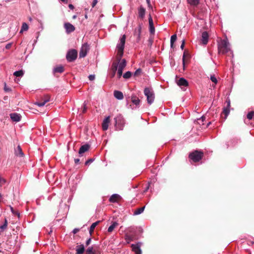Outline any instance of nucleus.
<instances>
[{"mask_svg":"<svg viewBox=\"0 0 254 254\" xmlns=\"http://www.w3.org/2000/svg\"><path fill=\"white\" fill-rule=\"evenodd\" d=\"M126 66V61L125 59L122 60L121 62L119 63V65L116 63H113L112 64V70L113 71L112 77L115 76L116 72L117 71L118 77L120 78L123 74V69Z\"/></svg>","mask_w":254,"mask_h":254,"instance_id":"1","label":"nucleus"},{"mask_svg":"<svg viewBox=\"0 0 254 254\" xmlns=\"http://www.w3.org/2000/svg\"><path fill=\"white\" fill-rule=\"evenodd\" d=\"M218 51L219 53L225 54L230 51V44L227 39L221 40L218 44Z\"/></svg>","mask_w":254,"mask_h":254,"instance_id":"2","label":"nucleus"},{"mask_svg":"<svg viewBox=\"0 0 254 254\" xmlns=\"http://www.w3.org/2000/svg\"><path fill=\"white\" fill-rule=\"evenodd\" d=\"M144 94L147 98V103L151 105L154 100L155 95L151 88L146 87L144 90Z\"/></svg>","mask_w":254,"mask_h":254,"instance_id":"3","label":"nucleus"},{"mask_svg":"<svg viewBox=\"0 0 254 254\" xmlns=\"http://www.w3.org/2000/svg\"><path fill=\"white\" fill-rule=\"evenodd\" d=\"M115 127L117 130H123L125 122L122 116L119 115L114 118Z\"/></svg>","mask_w":254,"mask_h":254,"instance_id":"4","label":"nucleus"},{"mask_svg":"<svg viewBox=\"0 0 254 254\" xmlns=\"http://www.w3.org/2000/svg\"><path fill=\"white\" fill-rule=\"evenodd\" d=\"M126 38V35H124L120 39V42L118 44L117 46V48L118 49V54L120 58H121L123 55Z\"/></svg>","mask_w":254,"mask_h":254,"instance_id":"5","label":"nucleus"},{"mask_svg":"<svg viewBox=\"0 0 254 254\" xmlns=\"http://www.w3.org/2000/svg\"><path fill=\"white\" fill-rule=\"evenodd\" d=\"M203 153L200 151H195L189 155V157L193 161L196 162L201 159Z\"/></svg>","mask_w":254,"mask_h":254,"instance_id":"6","label":"nucleus"},{"mask_svg":"<svg viewBox=\"0 0 254 254\" xmlns=\"http://www.w3.org/2000/svg\"><path fill=\"white\" fill-rule=\"evenodd\" d=\"M77 57V52L74 49L69 50L66 56L68 62H71L76 60Z\"/></svg>","mask_w":254,"mask_h":254,"instance_id":"7","label":"nucleus"},{"mask_svg":"<svg viewBox=\"0 0 254 254\" xmlns=\"http://www.w3.org/2000/svg\"><path fill=\"white\" fill-rule=\"evenodd\" d=\"M89 50V46L87 43L82 44L79 52V57L81 58L85 57Z\"/></svg>","mask_w":254,"mask_h":254,"instance_id":"8","label":"nucleus"},{"mask_svg":"<svg viewBox=\"0 0 254 254\" xmlns=\"http://www.w3.org/2000/svg\"><path fill=\"white\" fill-rule=\"evenodd\" d=\"M142 243L140 242H138L135 244H132L131 247L132 251L135 253V254H141V250L140 249V247L141 246Z\"/></svg>","mask_w":254,"mask_h":254,"instance_id":"9","label":"nucleus"},{"mask_svg":"<svg viewBox=\"0 0 254 254\" xmlns=\"http://www.w3.org/2000/svg\"><path fill=\"white\" fill-rule=\"evenodd\" d=\"M227 106L223 108V113L225 115V119H226L230 113V100H226Z\"/></svg>","mask_w":254,"mask_h":254,"instance_id":"10","label":"nucleus"},{"mask_svg":"<svg viewBox=\"0 0 254 254\" xmlns=\"http://www.w3.org/2000/svg\"><path fill=\"white\" fill-rule=\"evenodd\" d=\"M10 117L13 122H18L21 120V116L19 114L14 113L10 114Z\"/></svg>","mask_w":254,"mask_h":254,"instance_id":"11","label":"nucleus"},{"mask_svg":"<svg viewBox=\"0 0 254 254\" xmlns=\"http://www.w3.org/2000/svg\"><path fill=\"white\" fill-rule=\"evenodd\" d=\"M64 27L66 30V32L67 33H71L75 30V27H74V26L68 22L64 23Z\"/></svg>","mask_w":254,"mask_h":254,"instance_id":"12","label":"nucleus"},{"mask_svg":"<svg viewBox=\"0 0 254 254\" xmlns=\"http://www.w3.org/2000/svg\"><path fill=\"white\" fill-rule=\"evenodd\" d=\"M145 9L142 6H140L138 8V17L141 19H143L145 16Z\"/></svg>","mask_w":254,"mask_h":254,"instance_id":"13","label":"nucleus"},{"mask_svg":"<svg viewBox=\"0 0 254 254\" xmlns=\"http://www.w3.org/2000/svg\"><path fill=\"white\" fill-rule=\"evenodd\" d=\"M110 123V117H107L103 121L102 128L103 130H106L108 128L109 124Z\"/></svg>","mask_w":254,"mask_h":254,"instance_id":"14","label":"nucleus"},{"mask_svg":"<svg viewBox=\"0 0 254 254\" xmlns=\"http://www.w3.org/2000/svg\"><path fill=\"white\" fill-rule=\"evenodd\" d=\"M89 148H90V146L87 144L82 145L80 147L79 151H78V153H79V155L81 156L83 153L89 150Z\"/></svg>","mask_w":254,"mask_h":254,"instance_id":"15","label":"nucleus"},{"mask_svg":"<svg viewBox=\"0 0 254 254\" xmlns=\"http://www.w3.org/2000/svg\"><path fill=\"white\" fill-rule=\"evenodd\" d=\"M148 20H149V31L151 34H153L155 32V27L153 25V19L150 15H149Z\"/></svg>","mask_w":254,"mask_h":254,"instance_id":"16","label":"nucleus"},{"mask_svg":"<svg viewBox=\"0 0 254 254\" xmlns=\"http://www.w3.org/2000/svg\"><path fill=\"white\" fill-rule=\"evenodd\" d=\"M208 40V34L207 32L204 31L202 33L201 41L203 44L206 45Z\"/></svg>","mask_w":254,"mask_h":254,"instance_id":"17","label":"nucleus"},{"mask_svg":"<svg viewBox=\"0 0 254 254\" xmlns=\"http://www.w3.org/2000/svg\"><path fill=\"white\" fill-rule=\"evenodd\" d=\"M178 85L180 86H185L186 87L188 85V82L186 79H185L184 78H180L178 82H177Z\"/></svg>","mask_w":254,"mask_h":254,"instance_id":"18","label":"nucleus"},{"mask_svg":"<svg viewBox=\"0 0 254 254\" xmlns=\"http://www.w3.org/2000/svg\"><path fill=\"white\" fill-rule=\"evenodd\" d=\"M114 97L118 100H122L124 98V95L122 92L115 90L114 92Z\"/></svg>","mask_w":254,"mask_h":254,"instance_id":"19","label":"nucleus"},{"mask_svg":"<svg viewBox=\"0 0 254 254\" xmlns=\"http://www.w3.org/2000/svg\"><path fill=\"white\" fill-rule=\"evenodd\" d=\"M85 251L84 247L83 245H78L76 247V254H83Z\"/></svg>","mask_w":254,"mask_h":254,"instance_id":"20","label":"nucleus"},{"mask_svg":"<svg viewBox=\"0 0 254 254\" xmlns=\"http://www.w3.org/2000/svg\"><path fill=\"white\" fill-rule=\"evenodd\" d=\"M50 101V97L48 95H46L45 96V99L43 102H37L36 103V104L39 107L44 106L46 103Z\"/></svg>","mask_w":254,"mask_h":254,"instance_id":"21","label":"nucleus"},{"mask_svg":"<svg viewBox=\"0 0 254 254\" xmlns=\"http://www.w3.org/2000/svg\"><path fill=\"white\" fill-rule=\"evenodd\" d=\"M141 30V27L140 26H139L134 30V35L136 37L138 40H139L140 39Z\"/></svg>","mask_w":254,"mask_h":254,"instance_id":"22","label":"nucleus"},{"mask_svg":"<svg viewBox=\"0 0 254 254\" xmlns=\"http://www.w3.org/2000/svg\"><path fill=\"white\" fill-rule=\"evenodd\" d=\"M120 197V195L118 194H113L109 198V201L111 202H116L117 200Z\"/></svg>","mask_w":254,"mask_h":254,"instance_id":"23","label":"nucleus"},{"mask_svg":"<svg viewBox=\"0 0 254 254\" xmlns=\"http://www.w3.org/2000/svg\"><path fill=\"white\" fill-rule=\"evenodd\" d=\"M64 71V67L62 65H59L57 67H55L53 69V73H55L56 72L58 73H62Z\"/></svg>","mask_w":254,"mask_h":254,"instance_id":"24","label":"nucleus"},{"mask_svg":"<svg viewBox=\"0 0 254 254\" xmlns=\"http://www.w3.org/2000/svg\"><path fill=\"white\" fill-rule=\"evenodd\" d=\"M15 153L16 156L20 157H23L24 155L22 149L19 145L18 146L17 148L15 149Z\"/></svg>","mask_w":254,"mask_h":254,"instance_id":"25","label":"nucleus"},{"mask_svg":"<svg viewBox=\"0 0 254 254\" xmlns=\"http://www.w3.org/2000/svg\"><path fill=\"white\" fill-rule=\"evenodd\" d=\"M118 224H119L118 222H113L108 229V232H112L114 230V229L118 225Z\"/></svg>","mask_w":254,"mask_h":254,"instance_id":"26","label":"nucleus"},{"mask_svg":"<svg viewBox=\"0 0 254 254\" xmlns=\"http://www.w3.org/2000/svg\"><path fill=\"white\" fill-rule=\"evenodd\" d=\"M131 102L133 104L137 106L139 104L140 100L138 99V98L135 96H133L131 97Z\"/></svg>","mask_w":254,"mask_h":254,"instance_id":"27","label":"nucleus"},{"mask_svg":"<svg viewBox=\"0 0 254 254\" xmlns=\"http://www.w3.org/2000/svg\"><path fill=\"white\" fill-rule=\"evenodd\" d=\"M144 208H145V206H143V207H140V208H139L136 209L134 211L133 214L135 215H139V214L142 213L143 212Z\"/></svg>","mask_w":254,"mask_h":254,"instance_id":"28","label":"nucleus"},{"mask_svg":"<svg viewBox=\"0 0 254 254\" xmlns=\"http://www.w3.org/2000/svg\"><path fill=\"white\" fill-rule=\"evenodd\" d=\"M99 222H100V221H97L92 224V225H91V226L90 227V229H89V233L90 234H92V233L93 232L95 228L99 223Z\"/></svg>","mask_w":254,"mask_h":254,"instance_id":"29","label":"nucleus"},{"mask_svg":"<svg viewBox=\"0 0 254 254\" xmlns=\"http://www.w3.org/2000/svg\"><path fill=\"white\" fill-rule=\"evenodd\" d=\"M24 72L22 70L16 71L13 73V75L16 77H21L23 75Z\"/></svg>","mask_w":254,"mask_h":254,"instance_id":"30","label":"nucleus"},{"mask_svg":"<svg viewBox=\"0 0 254 254\" xmlns=\"http://www.w3.org/2000/svg\"><path fill=\"white\" fill-rule=\"evenodd\" d=\"M28 29V26L27 23H23L20 33H22L23 31H27Z\"/></svg>","mask_w":254,"mask_h":254,"instance_id":"31","label":"nucleus"},{"mask_svg":"<svg viewBox=\"0 0 254 254\" xmlns=\"http://www.w3.org/2000/svg\"><path fill=\"white\" fill-rule=\"evenodd\" d=\"M199 0H188V2L191 5H197L199 3Z\"/></svg>","mask_w":254,"mask_h":254,"instance_id":"32","label":"nucleus"},{"mask_svg":"<svg viewBox=\"0 0 254 254\" xmlns=\"http://www.w3.org/2000/svg\"><path fill=\"white\" fill-rule=\"evenodd\" d=\"M177 39V35L176 34L173 35L171 37L170 43L171 47H173L174 43L176 41Z\"/></svg>","mask_w":254,"mask_h":254,"instance_id":"33","label":"nucleus"},{"mask_svg":"<svg viewBox=\"0 0 254 254\" xmlns=\"http://www.w3.org/2000/svg\"><path fill=\"white\" fill-rule=\"evenodd\" d=\"M131 72L130 71H127L123 74V77L126 79L130 78L131 76Z\"/></svg>","mask_w":254,"mask_h":254,"instance_id":"34","label":"nucleus"},{"mask_svg":"<svg viewBox=\"0 0 254 254\" xmlns=\"http://www.w3.org/2000/svg\"><path fill=\"white\" fill-rule=\"evenodd\" d=\"M87 254H94L93 247H89L86 250Z\"/></svg>","mask_w":254,"mask_h":254,"instance_id":"35","label":"nucleus"},{"mask_svg":"<svg viewBox=\"0 0 254 254\" xmlns=\"http://www.w3.org/2000/svg\"><path fill=\"white\" fill-rule=\"evenodd\" d=\"M254 112H250L247 114V118L249 120H252L254 116Z\"/></svg>","mask_w":254,"mask_h":254,"instance_id":"36","label":"nucleus"},{"mask_svg":"<svg viewBox=\"0 0 254 254\" xmlns=\"http://www.w3.org/2000/svg\"><path fill=\"white\" fill-rule=\"evenodd\" d=\"M210 80L212 81V82H214L215 84H216L217 83V80L214 75L210 76Z\"/></svg>","mask_w":254,"mask_h":254,"instance_id":"37","label":"nucleus"},{"mask_svg":"<svg viewBox=\"0 0 254 254\" xmlns=\"http://www.w3.org/2000/svg\"><path fill=\"white\" fill-rule=\"evenodd\" d=\"M7 221L6 219H5L4 223L2 225L0 226V229L4 230L7 227Z\"/></svg>","mask_w":254,"mask_h":254,"instance_id":"38","label":"nucleus"},{"mask_svg":"<svg viewBox=\"0 0 254 254\" xmlns=\"http://www.w3.org/2000/svg\"><path fill=\"white\" fill-rule=\"evenodd\" d=\"M133 237L131 236L127 235L126 236V240L127 241V243H129L132 241H133Z\"/></svg>","mask_w":254,"mask_h":254,"instance_id":"39","label":"nucleus"},{"mask_svg":"<svg viewBox=\"0 0 254 254\" xmlns=\"http://www.w3.org/2000/svg\"><path fill=\"white\" fill-rule=\"evenodd\" d=\"M141 72V70L140 68L137 69L134 73L135 76H137Z\"/></svg>","mask_w":254,"mask_h":254,"instance_id":"40","label":"nucleus"},{"mask_svg":"<svg viewBox=\"0 0 254 254\" xmlns=\"http://www.w3.org/2000/svg\"><path fill=\"white\" fill-rule=\"evenodd\" d=\"M95 75L94 74H90L88 76V78L90 80L92 81L95 79Z\"/></svg>","mask_w":254,"mask_h":254,"instance_id":"41","label":"nucleus"},{"mask_svg":"<svg viewBox=\"0 0 254 254\" xmlns=\"http://www.w3.org/2000/svg\"><path fill=\"white\" fill-rule=\"evenodd\" d=\"M5 183V180L0 177V187L2 186V184Z\"/></svg>","mask_w":254,"mask_h":254,"instance_id":"42","label":"nucleus"},{"mask_svg":"<svg viewBox=\"0 0 254 254\" xmlns=\"http://www.w3.org/2000/svg\"><path fill=\"white\" fill-rule=\"evenodd\" d=\"M11 46H12V43H8V44H7L6 45L5 48L6 49H10L11 48Z\"/></svg>","mask_w":254,"mask_h":254,"instance_id":"43","label":"nucleus"},{"mask_svg":"<svg viewBox=\"0 0 254 254\" xmlns=\"http://www.w3.org/2000/svg\"><path fill=\"white\" fill-rule=\"evenodd\" d=\"M86 104L85 103V102H84L83 103V111H82L83 113H85L86 111Z\"/></svg>","mask_w":254,"mask_h":254,"instance_id":"44","label":"nucleus"},{"mask_svg":"<svg viewBox=\"0 0 254 254\" xmlns=\"http://www.w3.org/2000/svg\"><path fill=\"white\" fill-rule=\"evenodd\" d=\"M97 0H93V1H92V7H94L96 5V4L97 3Z\"/></svg>","mask_w":254,"mask_h":254,"instance_id":"45","label":"nucleus"},{"mask_svg":"<svg viewBox=\"0 0 254 254\" xmlns=\"http://www.w3.org/2000/svg\"><path fill=\"white\" fill-rule=\"evenodd\" d=\"M93 161V159H88L87 161H86L85 162V164L86 165H87L89 163H91V162H92Z\"/></svg>","mask_w":254,"mask_h":254,"instance_id":"46","label":"nucleus"},{"mask_svg":"<svg viewBox=\"0 0 254 254\" xmlns=\"http://www.w3.org/2000/svg\"><path fill=\"white\" fill-rule=\"evenodd\" d=\"M79 229L78 228H75L72 231V233L74 234H76L78 232H79Z\"/></svg>","mask_w":254,"mask_h":254,"instance_id":"47","label":"nucleus"},{"mask_svg":"<svg viewBox=\"0 0 254 254\" xmlns=\"http://www.w3.org/2000/svg\"><path fill=\"white\" fill-rule=\"evenodd\" d=\"M185 40H183V41H182V43L181 45V49L182 50H183L184 48V47H185Z\"/></svg>","mask_w":254,"mask_h":254,"instance_id":"48","label":"nucleus"},{"mask_svg":"<svg viewBox=\"0 0 254 254\" xmlns=\"http://www.w3.org/2000/svg\"><path fill=\"white\" fill-rule=\"evenodd\" d=\"M91 241V238H89V239L86 241V245L87 246L89 245L90 244Z\"/></svg>","mask_w":254,"mask_h":254,"instance_id":"49","label":"nucleus"},{"mask_svg":"<svg viewBox=\"0 0 254 254\" xmlns=\"http://www.w3.org/2000/svg\"><path fill=\"white\" fill-rule=\"evenodd\" d=\"M68 7L72 10L74 9V6L71 4H69L68 5Z\"/></svg>","mask_w":254,"mask_h":254,"instance_id":"50","label":"nucleus"},{"mask_svg":"<svg viewBox=\"0 0 254 254\" xmlns=\"http://www.w3.org/2000/svg\"><path fill=\"white\" fill-rule=\"evenodd\" d=\"M80 161L79 159L76 158L74 159V162L75 164H78Z\"/></svg>","mask_w":254,"mask_h":254,"instance_id":"51","label":"nucleus"},{"mask_svg":"<svg viewBox=\"0 0 254 254\" xmlns=\"http://www.w3.org/2000/svg\"><path fill=\"white\" fill-rule=\"evenodd\" d=\"M185 53H184V55H183V65L185 64Z\"/></svg>","mask_w":254,"mask_h":254,"instance_id":"52","label":"nucleus"},{"mask_svg":"<svg viewBox=\"0 0 254 254\" xmlns=\"http://www.w3.org/2000/svg\"><path fill=\"white\" fill-rule=\"evenodd\" d=\"M10 210H11V212L13 214H14V211L13 208L12 207H11V206H10Z\"/></svg>","mask_w":254,"mask_h":254,"instance_id":"53","label":"nucleus"},{"mask_svg":"<svg viewBox=\"0 0 254 254\" xmlns=\"http://www.w3.org/2000/svg\"><path fill=\"white\" fill-rule=\"evenodd\" d=\"M146 0V2H147V4H148V6H149L150 5V4H150V0Z\"/></svg>","mask_w":254,"mask_h":254,"instance_id":"54","label":"nucleus"},{"mask_svg":"<svg viewBox=\"0 0 254 254\" xmlns=\"http://www.w3.org/2000/svg\"><path fill=\"white\" fill-rule=\"evenodd\" d=\"M4 90H5V91H9V90H10V89H9V88H7V87H4Z\"/></svg>","mask_w":254,"mask_h":254,"instance_id":"55","label":"nucleus"},{"mask_svg":"<svg viewBox=\"0 0 254 254\" xmlns=\"http://www.w3.org/2000/svg\"><path fill=\"white\" fill-rule=\"evenodd\" d=\"M61 0L65 3H67V1H68V0Z\"/></svg>","mask_w":254,"mask_h":254,"instance_id":"56","label":"nucleus"},{"mask_svg":"<svg viewBox=\"0 0 254 254\" xmlns=\"http://www.w3.org/2000/svg\"><path fill=\"white\" fill-rule=\"evenodd\" d=\"M76 15H74V16H73V17H72V18H73V19H75V18H76Z\"/></svg>","mask_w":254,"mask_h":254,"instance_id":"57","label":"nucleus"},{"mask_svg":"<svg viewBox=\"0 0 254 254\" xmlns=\"http://www.w3.org/2000/svg\"><path fill=\"white\" fill-rule=\"evenodd\" d=\"M85 18H87V14H85Z\"/></svg>","mask_w":254,"mask_h":254,"instance_id":"58","label":"nucleus"},{"mask_svg":"<svg viewBox=\"0 0 254 254\" xmlns=\"http://www.w3.org/2000/svg\"><path fill=\"white\" fill-rule=\"evenodd\" d=\"M29 19L30 21H31L32 20V18L31 17H29Z\"/></svg>","mask_w":254,"mask_h":254,"instance_id":"59","label":"nucleus"},{"mask_svg":"<svg viewBox=\"0 0 254 254\" xmlns=\"http://www.w3.org/2000/svg\"><path fill=\"white\" fill-rule=\"evenodd\" d=\"M148 189H149V187H148L146 188V190H147Z\"/></svg>","mask_w":254,"mask_h":254,"instance_id":"60","label":"nucleus"}]
</instances>
